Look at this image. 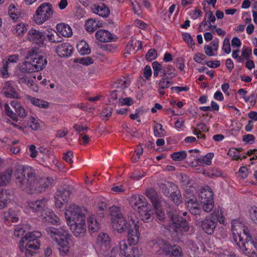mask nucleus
Masks as SVG:
<instances>
[{"instance_id": "nucleus-1", "label": "nucleus", "mask_w": 257, "mask_h": 257, "mask_svg": "<svg viewBox=\"0 0 257 257\" xmlns=\"http://www.w3.org/2000/svg\"><path fill=\"white\" fill-rule=\"evenodd\" d=\"M14 176L16 184L28 194L42 193L54 185L51 177L41 178L36 170L29 166H19Z\"/></svg>"}, {"instance_id": "nucleus-2", "label": "nucleus", "mask_w": 257, "mask_h": 257, "mask_svg": "<svg viewBox=\"0 0 257 257\" xmlns=\"http://www.w3.org/2000/svg\"><path fill=\"white\" fill-rule=\"evenodd\" d=\"M25 59L28 61L19 64L18 69L27 74L42 70L47 63L46 58L40 54V51L37 48L28 50Z\"/></svg>"}, {"instance_id": "nucleus-3", "label": "nucleus", "mask_w": 257, "mask_h": 257, "mask_svg": "<svg viewBox=\"0 0 257 257\" xmlns=\"http://www.w3.org/2000/svg\"><path fill=\"white\" fill-rule=\"evenodd\" d=\"M45 231L57 245L60 254L62 256L68 255L70 250L68 239L71 236L68 231L62 227L56 228L54 227H48Z\"/></svg>"}, {"instance_id": "nucleus-4", "label": "nucleus", "mask_w": 257, "mask_h": 257, "mask_svg": "<svg viewBox=\"0 0 257 257\" xmlns=\"http://www.w3.org/2000/svg\"><path fill=\"white\" fill-rule=\"evenodd\" d=\"M224 224V217L221 208L218 207L216 209L202 220H197L196 225L208 235H212L214 232L218 222Z\"/></svg>"}, {"instance_id": "nucleus-5", "label": "nucleus", "mask_w": 257, "mask_h": 257, "mask_svg": "<svg viewBox=\"0 0 257 257\" xmlns=\"http://www.w3.org/2000/svg\"><path fill=\"white\" fill-rule=\"evenodd\" d=\"M110 220L112 225L119 233L123 232L128 229L127 221L120 212L119 207L113 206L110 208Z\"/></svg>"}, {"instance_id": "nucleus-6", "label": "nucleus", "mask_w": 257, "mask_h": 257, "mask_svg": "<svg viewBox=\"0 0 257 257\" xmlns=\"http://www.w3.org/2000/svg\"><path fill=\"white\" fill-rule=\"evenodd\" d=\"M53 13V8L51 4L44 3L39 6L34 16L35 22L41 25L50 20Z\"/></svg>"}, {"instance_id": "nucleus-7", "label": "nucleus", "mask_w": 257, "mask_h": 257, "mask_svg": "<svg viewBox=\"0 0 257 257\" xmlns=\"http://www.w3.org/2000/svg\"><path fill=\"white\" fill-rule=\"evenodd\" d=\"M168 216L171 223V227L175 232L183 233L189 230V227L186 219L177 212H169Z\"/></svg>"}, {"instance_id": "nucleus-8", "label": "nucleus", "mask_w": 257, "mask_h": 257, "mask_svg": "<svg viewBox=\"0 0 257 257\" xmlns=\"http://www.w3.org/2000/svg\"><path fill=\"white\" fill-rule=\"evenodd\" d=\"M199 198L203 211L210 212L214 207L212 190L208 186L203 188L199 193Z\"/></svg>"}, {"instance_id": "nucleus-9", "label": "nucleus", "mask_w": 257, "mask_h": 257, "mask_svg": "<svg viewBox=\"0 0 257 257\" xmlns=\"http://www.w3.org/2000/svg\"><path fill=\"white\" fill-rule=\"evenodd\" d=\"M110 238L106 233L101 232L97 238V243L100 247V252L105 257H114V248L111 249L109 246Z\"/></svg>"}, {"instance_id": "nucleus-10", "label": "nucleus", "mask_w": 257, "mask_h": 257, "mask_svg": "<svg viewBox=\"0 0 257 257\" xmlns=\"http://www.w3.org/2000/svg\"><path fill=\"white\" fill-rule=\"evenodd\" d=\"M65 214L68 224L85 218L84 214L82 213L81 208L75 204L70 205L66 210Z\"/></svg>"}, {"instance_id": "nucleus-11", "label": "nucleus", "mask_w": 257, "mask_h": 257, "mask_svg": "<svg viewBox=\"0 0 257 257\" xmlns=\"http://www.w3.org/2000/svg\"><path fill=\"white\" fill-rule=\"evenodd\" d=\"M130 243L129 245L125 240H122L119 242L120 253L126 257H139L141 251L138 247L133 246Z\"/></svg>"}, {"instance_id": "nucleus-12", "label": "nucleus", "mask_w": 257, "mask_h": 257, "mask_svg": "<svg viewBox=\"0 0 257 257\" xmlns=\"http://www.w3.org/2000/svg\"><path fill=\"white\" fill-rule=\"evenodd\" d=\"M130 204L134 208L137 209L138 212L141 210L147 209V207L150 206L145 197L142 195H133L130 199Z\"/></svg>"}, {"instance_id": "nucleus-13", "label": "nucleus", "mask_w": 257, "mask_h": 257, "mask_svg": "<svg viewBox=\"0 0 257 257\" xmlns=\"http://www.w3.org/2000/svg\"><path fill=\"white\" fill-rule=\"evenodd\" d=\"M28 40L35 44L34 48H39L43 46L44 42V32L42 33L38 30H31L28 34ZM40 52V51L39 50Z\"/></svg>"}, {"instance_id": "nucleus-14", "label": "nucleus", "mask_w": 257, "mask_h": 257, "mask_svg": "<svg viewBox=\"0 0 257 257\" xmlns=\"http://www.w3.org/2000/svg\"><path fill=\"white\" fill-rule=\"evenodd\" d=\"M152 248L153 250L159 254L167 255L169 252L170 243L168 241L158 239L152 241Z\"/></svg>"}, {"instance_id": "nucleus-15", "label": "nucleus", "mask_w": 257, "mask_h": 257, "mask_svg": "<svg viewBox=\"0 0 257 257\" xmlns=\"http://www.w3.org/2000/svg\"><path fill=\"white\" fill-rule=\"evenodd\" d=\"M68 225L74 235L76 237H82L85 235L86 226L85 218Z\"/></svg>"}, {"instance_id": "nucleus-16", "label": "nucleus", "mask_w": 257, "mask_h": 257, "mask_svg": "<svg viewBox=\"0 0 257 257\" xmlns=\"http://www.w3.org/2000/svg\"><path fill=\"white\" fill-rule=\"evenodd\" d=\"M48 200L45 198H42L36 201H31L28 203V207L33 212L41 213L46 209V205Z\"/></svg>"}, {"instance_id": "nucleus-17", "label": "nucleus", "mask_w": 257, "mask_h": 257, "mask_svg": "<svg viewBox=\"0 0 257 257\" xmlns=\"http://www.w3.org/2000/svg\"><path fill=\"white\" fill-rule=\"evenodd\" d=\"M95 35L96 40L103 43L116 41L117 39L116 36L104 29L98 30L95 33Z\"/></svg>"}, {"instance_id": "nucleus-18", "label": "nucleus", "mask_w": 257, "mask_h": 257, "mask_svg": "<svg viewBox=\"0 0 257 257\" xmlns=\"http://www.w3.org/2000/svg\"><path fill=\"white\" fill-rule=\"evenodd\" d=\"M70 193V190L66 188L58 191L55 197L56 207L61 208L64 203L67 202Z\"/></svg>"}, {"instance_id": "nucleus-19", "label": "nucleus", "mask_w": 257, "mask_h": 257, "mask_svg": "<svg viewBox=\"0 0 257 257\" xmlns=\"http://www.w3.org/2000/svg\"><path fill=\"white\" fill-rule=\"evenodd\" d=\"M242 227L243 228V234L245 236L246 238L245 240H243L244 241H246L248 240L251 239V236L250 235L249 231L247 227H246L244 225L239 223L236 220H233L232 222L231 223V229L233 231V233L234 234H235L236 233L237 234V236H235V241L237 242H238V235H241L240 234H239L238 232V229L237 227Z\"/></svg>"}, {"instance_id": "nucleus-20", "label": "nucleus", "mask_w": 257, "mask_h": 257, "mask_svg": "<svg viewBox=\"0 0 257 257\" xmlns=\"http://www.w3.org/2000/svg\"><path fill=\"white\" fill-rule=\"evenodd\" d=\"M3 92L7 97L16 99L20 98L19 93L11 81H7L5 83Z\"/></svg>"}, {"instance_id": "nucleus-21", "label": "nucleus", "mask_w": 257, "mask_h": 257, "mask_svg": "<svg viewBox=\"0 0 257 257\" xmlns=\"http://www.w3.org/2000/svg\"><path fill=\"white\" fill-rule=\"evenodd\" d=\"M237 244L243 251L249 252V250L252 248V246L257 249V240L256 239H253L251 238L250 240L244 241L243 237L241 236L240 235H238V242H237Z\"/></svg>"}, {"instance_id": "nucleus-22", "label": "nucleus", "mask_w": 257, "mask_h": 257, "mask_svg": "<svg viewBox=\"0 0 257 257\" xmlns=\"http://www.w3.org/2000/svg\"><path fill=\"white\" fill-rule=\"evenodd\" d=\"M91 10L94 14L104 18L108 17L110 15L109 9L104 4L93 5Z\"/></svg>"}, {"instance_id": "nucleus-23", "label": "nucleus", "mask_w": 257, "mask_h": 257, "mask_svg": "<svg viewBox=\"0 0 257 257\" xmlns=\"http://www.w3.org/2000/svg\"><path fill=\"white\" fill-rule=\"evenodd\" d=\"M19 210L16 208H11L4 212L2 218L5 222L11 221L17 222L19 220Z\"/></svg>"}, {"instance_id": "nucleus-24", "label": "nucleus", "mask_w": 257, "mask_h": 257, "mask_svg": "<svg viewBox=\"0 0 257 257\" xmlns=\"http://www.w3.org/2000/svg\"><path fill=\"white\" fill-rule=\"evenodd\" d=\"M73 51V48L72 46L68 43L59 45L56 48V53L61 57L71 56Z\"/></svg>"}, {"instance_id": "nucleus-25", "label": "nucleus", "mask_w": 257, "mask_h": 257, "mask_svg": "<svg viewBox=\"0 0 257 257\" xmlns=\"http://www.w3.org/2000/svg\"><path fill=\"white\" fill-rule=\"evenodd\" d=\"M44 37L47 39L49 42L53 43H58L63 40V37L60 35L57 31L52 29L47 30L44 32Z\"/></svg>"}, {"instance_id": "nucleus-26", "label": "nucleus", "mask_w": 257, "mask_h": 257, "mask_svg": "<svg viewBox=\"0 0 257 257\" xmlns=\"http://www.w3.org/2000/svg\"><path fill=\"white\" fill-rule=\"evenodd\" d=\"M139 229V228L129 227L126 229L127 231V241L133 245L138 244L140 240V233Z\"/></svg>"}, {"instance_id": "nucleus-27", "label": "nucleus", "mask_w": 257, "mask_h": 257, "mask_svg": "<svg viewBox=\"0 0 257 257\" xmlns=\"http://www.w3.org/2000/svg\"><path fill=\"white\" fill-rule=\"evenodd\" d=\"M146 195L151 200L152 204L156 209L161 206V197L154 189L151 188L147 190Z\"/></svg>"}, {"instance_id": "nucleus-28", "label": "nucleus", "mask_w": 257, "mask_h": 257, "mask_svg": "<svg viewBox=\"0 0 257 257\" xmlns=\"http://www.w3.org/2000/svg\"><path fill=\"white\" fill-rule=\"evenodd\" d=\"M27 241L25 246V254L27 257H31L33 255L35 251L39 248L40 242L39 240Z\"/></svg>"}, {"instance_id": "nucleus-29", "label": "nucleus", "mask_w": 257, "mask_h": 257, "mask_svg": "<svg viewBox=\"0 0 257 257\" xmlns=\"http://www.w3.org/2000/svg\"><path fill=\"white\" fill-rule=\"evenodd\" d=\"M42 234L39 231H32L26 234V235L22 237L19 242V248L21 250H23L25 242L29 240H39L38 238L40 237Z\"/></svg>"}, {"instance_id": "nucleus-30", "label": "nucleus", "mask_w": 257, "mask_h": 257, "mask_svg": "<svg viewBox=\"0 0 257 257\" xmlns=\"http://www.w3.org/2000/svg\"><path fill=\"white\" fill-rule=\"evenodd\" d=\"M56 30L59 34L65 37H69L72 35V29L67 24H58L56 26Z\"/></svg>"}, {"instance_id": "nucleus-31", "label": "nucleus", "mask_w": 257, "mask_h": 257, "mask_svg": "<svg viewBox=\"0 0 257 257\" xmlns=\"http://www.w3.org/2000/svg\"><path fill=\"white\" fill-rule=\"evenodd\" d=\"M152 68L153 69V76L155 78H157L160 75L164 77V73H165V65L162 63L158 61H154L152 64Z\"/></svg>"}, {"instance_id": "nucleus-32", "label": "nucleus", "mask_w": 257, "mask_h": 257, "mask_svg": "<svg viewBox=\"0 0 257 257\" xmlns=\"http://www.w3.org/2000/svg\"><path fill=\"white\" fill-rule=\"evenodd\" d=\"M27 99L34 105L40 108H46L49 107V103L47 101L37 98L36 97L27 95Z\"/></svg>"}, {"instance_id": "nucleus-33", "label": "nucleus", "mask_w": 257, "mask_h": 257, "mask_svg": "<svg viewBox=\"0 0 257 257\" xmlns=\"http://www.w3.org/2000/svg\"><path fill=\"white\" fill-rule=\"evenodd\" d=\"M88 230L90 233L97 231L99 228V224L94 216L92 215L87 220Z\"/></svg>"}, {"instance_id": "nucleus-34", "label": "nucleus", "mask_w": 257, "mask_h": 257, "mask_svg": "<svg viewBox=\"0 0 257 257\" xmlns=\"http://www.w3.org/2000/svg\"><path fill=\"white\" fill-rule=\"evenodd\" d=\"M13 169L8 168L6 171L0 173V186L6 185L11 179Z\"/></svg>"}, {"instance_id": "nucleus-35", "label": "nucleus", "mask_w": 257, "mask_h": 257, "mask_svg": "<svg viewBox=\"0 0 257 257\" xmlns=\"http://www.w3.org/2000/svg\"><path fill=\"white\" fill-rule=\"evenodd\" d=\"M127 218L128 221V223H127V228H139V219L136 213L132 212H129L127 215Z\"/></svg>"}, {"instance_id": "nucleus-36", "label": "nucleus", "mask_w": 257, "mask_h": 257, "mask_svg": "<svg viewBox=\"0 0 257 257\" xmlns=\"http://www.w3.org/2000/svg\"><path fill=\"white\" fill-rule=\"evenodd\" d=\"M165 73H164V77L168 78V79H172L177 75L176 69L170 64L165 65Z\"/></svg>"}, {"instance_id": "nucleus-37", "label": "nucleus", "mask_w": 257, "mask_h": 257, "mask_svg": "<svg viewBox=\"0 0 257 257\" xmlns=\"http://www.w3.org/2000/svg\"><path fill=\"white\" fill-rule=\"evenodd\" d=\"M150 206L147 207V209L141 210L138 212L141 219L145 222H149L153 220V216L150 210Z\"/></svg>"}, {"instance_id": "nucleus-38", "label": "nucleus", "mask_w": 257, "mask_h": 257, "mask_svg": "<svg viewBox=\"0 0 257 257\" xmlns=\"http://www.w3.org/2000/svg\"><path fill=\"white\" fill-rule=\"evenodd\" d=\"M77 49L81 55H88L91 53L88 44L84 41H81L77 44Z\"/></svg>"}, {"instance_id": "nucleus-39", "label": "nucleus", "mask_w": 257, "mask_h": 257, "mask_svg": "<svg viewBox=\"0 0 257 257\" xmlns=\"http://www.w3.org/2000/svg\"><path fill=\"white\" fill-rule=\"evenodd\" d=\"M214 157V153H209L205 155L203 158L196 159L197 164L199 165L205 164L210 165L211 163V160Z\"/></svg>"}, {"instance_id": "nucleus-40", "label": "nucleus", "mask_w": 257, "mask_h": 257, "mask_svg": "<svg viewBox=\"0 0 257 257\" xmlns=\"http://www.w3.org/2000/svg\"><path fill=\"white\" fill-rule=\"evenodd\" d=\"M26 74V73L21 72L19 69L16 71L15 75L17 77L19 83L28 84L30 83L29 78Z\"/></svg>"}, {"instance_id": "nucleus-41", "label": "nucleus", "mask_w": 257, "mask_h": 257, "mask_svg": "<svg viewBox=\"0 0 257 257\" xmlns=\"http://www.w3.org/2000/svg\"><path fill=\"white\" fill-rule=\"evenodd\" d=\"M27 30V26L23 23H20L14 27L13 32L18 36H23Z\"/></svg>"}, {"instance_id": "nucleus-42", "label": "nucleus", "mask_w": 257, "mask_h": 257, "mask_svg": "<svg viewBox=\"0 0 257 257\" xmlns=\"http://www.w3.org/2000/svg\"><path fill=\"white\" fill-rule=\"evenodd\" d=\"M168 256H181L183 255V252L181 248L177 245H170L169 252Z\"/></svg>"}, {"instance_id": "nucleus-43", "label": "nucleus", "mask_w": 257, "mask_h": 257, "mask_svg": "<svg viewBox=\"0 0 257 257\" xmlns=\"http://www.w3.org/2000/svg\"><path fill=\"white\" fill-rule=\"evenodd\" d=\"M85 26L86 31L90 33L94 32L99 27L96 21L92 19L87 20Z\"/></svg>"}, {"instance_id": "nucleus-44", "label": "nucleus", "mask_w": 257, "mask_h": 257, "mask_svg": "<svg viewBox=\"0 0 257 257\" xmlns=\"http://www.w3.org/2000/svg\"><path fill=\"white\" fill-rule=\"evenodd\" d=\"M185 201L188 208L198 204L197 199L194 195L191 194H187L185 195Z\"/></svg>"}, {"instance_id": "nucleus-45", "label": "nucleus", "mask_w": 257, "mask_h": 257, "mask_svg": "<svg viewBox=\"0 0 257 257\" xmlns=\"http://www.w3.org/2000/svg\"><path fill=\"white\" fill-rule=\"evenodd\" d=\"M9 15L15 22L19 19L20 13L14 5H11L9 7Z\"/></svg>"}, {"instance_id": "nucleus-46", "label": "nucleus", "mask_w": 257, "mask_h": 257, "mask_svg": "<svg viewBox=\"0 0 257 257\" xmlns=\"http://www.w3.org/2000/svg\"><path fill=\"white\" fill-rule=\"evenodd\" d=\"M187 156L185 151L176 152L171 154V158L175 161H181L184 160Z\"/></svg>"}, {"instance_id": "nucleus-47", "label": "nucleus", "mask_w": 257, "mask_h": 257, "mask_svg": "<svg viewBox=\"0 0 257 257\" xmlns=\"http://www.w3.org/2000/svg\"><path fill=\"white\" fill-rule=\"evenodd\" d=\"M74 63H79L81 64L88 66L94 62L93 60L90 57H83L81 58H77L74 59Z\"/></svg>"}, {"instance_id": "nucleus-48", "label": "nucleus", "mask_w": 257, "mask_h": 257, "mask_svg": "<svg viewBox=\"0 0 257 257\" xmlns=\"http://www.w3.org/2000/svg\"><path fill=\"white\" fill-rule=\"evenodd\" d=\"M169 196L173 202L177 205L181 203L182 202L181 195L180 191L179 190L174 191Z\"/></svg>"}, {"instance_id": "nucleus-49", "label": "nucleus", "mask_w": 257, "mask_h": 257, "mask_svg": "<svg viewBox=\"0 0 257 257\" xmlns=\"http://www.w3.org/2000/svg\"><path fill=\"white\" fill-rule=\"evenodd\" d=\"M154 135L157 137H162L165 135V131L161 124L156 123L154 127Z\"/></svg>"}, {"instance_id": "nucleus-50", "label": "nucleus", "mask_w": 257, "mask_h": 257, "mask_svg": "<svg viewBox=\"0 0 257 257\" xmlns=\"http://www.w3.org/2000/svg\"><path fill=\"white\" fill-rule=\"evenodd\" d=\"M4 107L6 114L11 117L14 121L17 122L18 121L17 115L12 110H11L9 104L8 103H5Z\"/></svg>"}, {"instance_id": "nucleus-51", "label": "nucleus", "mask_w": 257, "mask_h": 257, "mask_svg": "<svg viewBox=\"0 0 257 257\" xmlns=\"http://www.w3.org/2000/svg\"><path fill=\"white\" fill-rule=\"evenodd\" d=\"M169 80L166 77H162L159 81H157L158 86L161 87L162 89L169 88L170 85L173 84V81Z\"/></svg>"}, {"instance_id": "nucleus-52", "label": "nucleus", "mask_w": 257, "mask_h": 257, "mask_svg": "<svg viewBox=\"0 0 257 257\" xmlns=\"http://www.w3.org/2000/svg\"><path fill=\"white\" fill-rule=\"evenodd\" d=\"M10 202V199L6 194H4L0 190V209H3L7 206Z\"/></svg>"}, {"instance_id": "nucleus-53", "label": "nucleus", "mask_w": 257, "mask_h": 257, "mask_svg": "<svg viewBox=\"0 0 257 257\" xmlns=\"http://www.w3.org/2000/svg\"><path fill=\"white\" fill-rule=\"evenodd\" d=\"M182 38L184 41L187 43L189 47L192 48L194 46L195 42L193 40L191 35L188 33H184L182 34Z\"/></svg>"}, {"instance_id": "nucleus-54", "label": "nucleus", "mask_w": 257, "mask_h": 257, "mask_svg": "<svg viewBox=\"0 0 257 257\" xmlns=\"http://www.w3.org/2000/svg\"><path fill=\"white\" fill-rule=\"evenodd\" d=\"M136 45V41L134 39H131L129 43L125 46L124 54H130L131 52L135 50Z\"/></svg>"}, {"instance_id": "nucleus-55", "label": "nucleus", "mask_w": 257, "mask_h": 257, "mask_svg": "<svg viewBox=\"0 0 257 257\" xmlns=\"http://www.w3.org/2000/svg\"><path fill=\"white\" fill-rule=\"evenodd\" d=\"M9 65V62H3V67L0 71L1 75L3 78H6L9 76L8 70Z\"/></svg>"}, {"instance_id": "nucleus-56", "label": "nucleus", "mask_w": 257, "mask_h": 257, "mask_svg": "<svg viewBox=\"0 0 257 257\" xmlns=\"http://www.w3.org/2000/svg\"><path fill=\"white\" fill-rule=\"evenodd\" d=\"M157 55V51L155 49H151L146 54V59L149 61H151L156 58Z\"/></svg>"}, {"instance_id": "nucleus-57", "label": "nucleus", "mask_w": 257, "mask_h": 257, "mask_svg": "<svg viewBox=\"0 0 257 257\" xmlns=\"http://www.w3.org/2000/svg\"><path fill=\"white\" fill-rule=\"evenodd\" d=\"M112 110V108L110 106H107L103 109L102 112V119L107 120L108 118L111 115Z\"/></svg>"}, {"instance_id": "nucleus-58", "label": "nucleus", "mask_w": 257, "mask_h": 257, "mask_svg": "<svg viewBox=\"0 0 257 257\" xmlns=\"http://www.w3.org/2000/svg\"><path fill=\"white\" fill-rule=\"evenodd\" d=\"M15 110L18 115L21 118H24L27 115V111L20 104H17L15 106Z\"/></svg>"}, {"instance_id": "nucleus-59", "label": "nucleus", "mask_w": 257, "mask_h": 257, "mask_svg": "<svg viewBox=\"0 0 257 257\" xmlns=\"http://www.w3.org/2000/svg\"><path fill=\"white\" fill-rule=\"evenodd\" d=\"M25 231L26 230L24 225H18L16 226L14 230V235L19 237L23 235L25 233Z\"/></svg>"}, {"instance_id": "nucleus-60", "label": "nucleus", "mask_w": 257, "mask_h": 257, "mask_svg": "<svg viewBox=\"0 0 257 257\" xmlns=\"http://www.w3.org/2000/svg\"><path fill=\"white\" fill-rule=\"evenodd\" d=\"M180 182L183 187H187L190 183V179L188 176L185 174H181Z\"/></svg>"}, {"instance_id": "nucleus-61", "label": "nucleus", "mask_w": 257, "mask_h": 257, "mask_svg": "<svg viewBox=\"0 0 257 257\" xmlns=\"http://www.w3.org/2000/svg\"><path fill=\"white\" fill-rule=\"evenodd\" d=\"M227 154L230 157H234V160H235L238 161L240 159L238 151L235 148L230 149L228 151Z\"/></svg>"}, {"instance_id": "nucleus-62", "label": "nucleus", "mask_w": 257, "mask_h": 257, "mask_svg": "<svg viewBox=\"0 0 257 257\" xmlns=\"http://www.w3.org/2000/svg\"><path fill=\"white\" fill-rule=\"evenodd\" d=\"M222 50L226 54H229L231 52L229 39L227 38H225L223 41Z\"/></svg>"}, {"instance_id": "nucleus-63", "label": "nucleus", "mask_w": 257, "mask_h": 257, "mask_svg": "<svg viewBox=\"0 0 257 257\" xmlns=\"http://www.w3.org/2000/svg\"><path fill=\"white\" fill-rule=\"evenodd\" d=\"M116 87L124 89L127 87L130 84L129 82L125 79H119L116 82Z\"/></svg>"}, {"instance_id": "nucleus-64", "label": "nucleus", "mask_w": 257, "mask_h": 257, "mask_svg": "<svg viewBox=\"0 0 257 257\" xmlns=\"http://www.w3.org/2000/svg\"><path fill=\"white\" fill-rule=\"evenodd\" d=\"M73 156V152L69 150L66 153H64L63 158L67 163L72 164L73 163V161L72 160Z\"/></svg>"}]
</instances>
